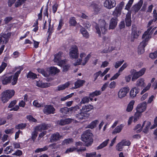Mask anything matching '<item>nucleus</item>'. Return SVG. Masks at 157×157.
<instances>
[{
	"label": "nucleus",
	"mask_w": 157,
	"mask_h": 157,
	"mask_svg": "<svg viewBox=\"0 0 157 157\" xmlns=\"http://www.w3.org/2000/svg\"><path fill=\"white\" fill-rule=\"evenodd\" d=\"M55 109L52 106L50 105H46L43 110L44 113L46 114H49L51 113L53 114Z\"/></svg>",
	"instance_id": "nucleus-16"
},
{
	"label": "nucleus",
	"mask_w": 157,
	"mask_h": 157,
	"mask_svg": "<svg viewBox=\"0 0 157 157\" xmlns=\"http://www.w3.org/2000/svg\"><path fill=\"white\" fill-rule=\"evenodd\" d=\"M117 19L116 17H112L110 20L109 25V29H114L117 24Z\"/></svg>",
	"instance_id": "nucleus-18"
},
{
	"label": "nucleus",
	"mask_w": 157,
	"mask_h": 157,
	"mask_svg": "<svg viewBox=\"0 0 157 157\" xmlns=\"http://www.w3.org/2000/svg\"><path fill=\"white\" fill-rule=\"evenodd\" d=\"M93 109V106L91 105H85L82 106L80 111H82L84 113H86L87 112L90 111Z\"/></svg>",
	"instance_id": "nucleus-25"
},
{
	"label": "nucleus",
	"mask_w": 157,
	"mask_h": 157,
	"mask_svg": "<svg viewBox=\"0 0 157 157\" xmlns=\"http://www.w3.org/2000/svg\"><path fill=\"white\" fill-rule=\"evenodd\" d=\"M143 40L140 43V44L139 46V47H141L144 48L147 44V41H146V40Z\"/></svg>",
	"instance_id": "nucleus-62"
},
{
	"label": "nucleus",
	"mask_w": 157,
	"mask_h": 157,
	"mask_svg": "<svg viewBox=\"0 0 157 157\" xmlns=\"http://www.w3.org/2000/svg\"><path fill=\"white\" fill-rule=\"evenodd\" d=\"M123 146L121 142L118 143L116 147L117 150L119 151H121L122 150Z\"/></svg>",
	"instance_id": "nucleus-52"
},
{
	"label": "nucleus",
	"mask_w": 157,
	"mask_h": 157,
	"mask_svg": "<svg viewBox=\"0 0 157 157\" xmlns=\"http://www.w3.org/2000/svg\"><path fill=\"white\" fill-rule=\"evenodd\" d=\"M131 18V12L129 11L126 14L125 18L126 25L127 26H129L131 25L132 21Z\"/></svg>",
	"instance_id": "nucleus-24"
},
{
	"label": "nucleus",
	"mask_w": 157,
	"mask_h": 157,
	"mask_svg": "<svg viewBox=\"0 0 157 157\" xmlns=\"http://www.w3.org/2000/svg\"><path fill=\"white\" fill-rule=\"evenodd\" d=\"M50 127V125L48 124H42L39 126H37L36 129L37 131H41L43 130L47 129L49 127Z\"/></svg>",
	"instance_id": "nucleus-26"
},
{
	"label": "nucleus",
	"mask_w": 157,
	"mask_h": 157,
	"mask_svg": "<svg viewBox=\"0 0 157 157\" xmlns=\"http://www.w3.org/2000/svg\"><path fill=\"white\" fill-rule=\"evenodd\" d=\"M85 82V81L83 80H78L75 83V88H77L80 87L82 86Z\"/></svg>",
	"instance_id": "nucleus-37"
},
{
	"label": "nucleus",
	"mask_w": 157,
	"mask_h": 157,
	"mask_svg": "<svg viewBox=\"0 0 157 157\" xmlns=\"http://www.w3.org/2000/svg\"><path fill=\"white\" fill-rule=\"evenodd\" d=\"M110 69V68H107L102 73L101 71H99L98 72L95 73L94 75V81H95L99 75H100L101 77L103 76L108 72Z\"/></svg>",
	"instance_id": "nucleus-17"
},
{
	"label": "nucleus",
	"mask_w": 157,
	"mask_h": 157,
	"mask_svg": "<svg viewBox=\"0 0 157 157\" xmlns=\"http://www.w3.org/2000/svg\"><path fill=\"white\" fill-rule=\"evenodd\" d=\"M62 64L61 65H59L60 66L63 67V71L66 72L67 71L70 67V65L67 63V61L66 59H63V61H62Z\"/></svg>",
	"instance_id": "nucleus-21"
},
{
	"label": "nucleus",
	"mask_w": 157,
	"mask_h": 157,
	"mask_svg": "<svg viewBox=\"0 0 157 157\" xmlns=\"http://www.w3.org/2000/svg\"><path fill=\"white\" fill-rule=\"evenodd\" d=\"M37 71L45 77H48L51 74H55L60 71L59 69L54 67L47 68L45 70L43 69H38Z\"/></svg>",
	"instance_id": "nucleus-4"
},
{
	"label": "nucleus",
	"mask_w": 157,
	"mask_h": 157,
	"mask_svg": "<svg viewBox=\"0 0 157 157\" xmlns=\"http://www.w3.org/2000/svg\"><path fill=\"white\" fill-rule=\"evenodd\" d=\"M92 136L93 134L90 130L86 131L82 135V140L85 142L86 146L90 145L93 143Z\"/></svg>",
	"instance_id": "nucleus-3"
},
{
	"label": "nucleus",
	"mask_w": 157,
	"mask_h": 157,
	"mask_svg": "<svg viewBox=\"0 0 157 157\" xmlns=\"http://www.w3.org/2000/svg\"><path fill=\"white\" fill-rule=\"evenodd\" d=\"M116 5L115 0H105L104 3V6L106 8L110 9L114 7Z\"/></svg>",
	"instance_id": "nucleus-11"
},
{
	"label": "nucleus",
	"mask_w": 157,
	"mask_h": 157,
	"mask_svg": "<svg viewBox=\"0 0 157 157\" xmlns=\"http://www.w3.org/2000/svg\"><path fill=\"white\" fill-rule=\"evenodd\" d=\"M64 55L62 52H59L55 56L54 62L56 63L58 65H61L62 64V61H63V60L62 59Z\"/></svg>",
	"instance_id": "nucleus-10"
},
{
	"label": "nucleus",
	"mask_w": 157,
	"mask_h": 157,
	"mask_svg": "<svg viewBox=\"0 0 157 157\" xmlns=\"http://www.w3.org/2000/svg\"><path fill=\"white\" fill-rule=\"evenodd\" d=\"M48 148V146H46L43 148H38L36 149L35 151V153H39L42 151H44L47 150Z\"/></svg>",
	"instance_id": "nucleus-41"
},
{
	"label": "nucleus",
	"mask_w": 157,
	"mask_h": 157,
	"mask_svg": "<svg viewBox=\"0 0 157 157\" xmlns=\"http://www.w3.org/2000/svg\"><path fill=\"white\" fill-rule=\"evenodd\" d=\"M27 77V78L34 79L37 78V75L33 72H30L28 73Z\"/></svg>",
	"instance_id": "nucleus-45"
},
{
	"label": "nucleus",
	"mask_w": 157,
	"mask_h": 157,
	"mask_svg": "<svg viewBox=\"0 0 157 157\" xmlns=\"http://www.w3.org/2000/svg\"><path fill=\"white\" fill-rule=\"evenodd\" d=\"M141 114L136 112L133 116L130 117L129 118L128 121V124H131L132 121L134 122H136L141 117Z\"/></svg>",
	"instance_id": "nucleus-13"
},
{
	"label": "nucleus",
	"mask_w": 157,
	"mask_h": 157,
	"mask_svg": "<svg viewBox=\"0 0 157 157\" xmlns=\"http://www.w3.org/2000/svg\"><path fill=\"white\" fill-rule=\"evenodd\" d=\"M75 145V147H72L68 148L66 150L65 153L68 154L75 151H76L78 152H82L85 151L86 150L85 147H82V143L81 142H76Z\"/></svg>",
	"instance_id": "nucleus-5"
},
{
	"label": "nucleus",
	"mask_w": 157,
	"mask_h": 157,
	"mask_svg": "<svg viewBox=\"0 0 157 157\" xmlns=\"http://www.w3.org/2000/svg\"><path fill=\"white\" fill-rule=\"evenodd\" d=\"M35 83H36V85L37 86L41 88H45L49 86L48 83L44 82L40 80L35 81Z\"/></svg>",
	"instance_id": "nucleus-23"
},
{
	"label": "nucleus",
	"mask_w": 157,
	"mask_h": 157,
	"mask_svg": "<svg viewBox=\"0 0 157 157\" xmlns=\"http://www.w3.org/2000/svg\"><path fill=\"white\" fill-rule=\"evenodd\" d=\"M129 90V88L128 86L122 87L119 91L118 94L119 98H122L125 97Z\"/></svg>",
	"instance_id": "nucleus-9"
},
{
	"label": "nucleus",
	"mask_w": 157,
	"mask_h": 157,
	"mask_svg": "<svg viewBox=\"0 0 157 157\" xmlns=\"http://www.w3.org/2000/svg\"><path fill=\"white\" fill-rule=\"evenodd\" d=\"M70 83L69 82H67L64 84L59 85L58 87V90H61L65 89L66 88L68 87L70 85Z\"/></svg>",
	"instance_id": "nucleus-38"
},
{
	"label": "nucleus",
	"mask_w": 157,
	"mask_h": 157,
	"mask_svg": "<svg viewBox=\"0 0 157 157\" xmlns=\"http://www.w3.org/2000/svg\"><path fill=\"white\" fill-rule=\"evenodd\" d=\"M116 86V83L115 82L113 81L110 82L109 87L110 89H114Z\"/></svg>",
	"instance_id": "nucleus-63"
},
{
	"label": "nucleus",
	"mask_w": 157,
	"mask_h": 157,
	"mask_svg": "<svg viewBox=\"0 0 157 157\" xmlns=\"http://www.w3.org/2000/svg\"><path fill=\"white\" fill-rule=\"evenodd\" d=\"M11 79V77H10V76H6L5 75L2 76L1 78L2 84L4 85L10 83Z\"/></svg>",
	"instance_id": "nucleus-22"
},
{
	"label": "nucleus",
	"mask_w": 157,
	"mask_h": 157,
	"mask_svg": "<svg viewBox=\"0 0 157 157\" xmlns=\"http://www.w3.org/2000/svg\"><path fill=\"white\" fill-rule=\"evenodd\" d=\"M146 71V68H143L139 71H138L140 77L141 76L144 74Z\"/></svg>",
	"instance_id": "nucleus-61"
},
{
	"label": "nucleus",
	"mask_w": 157,
	"mask_h": 157,
	"mask_svg": "<svg viewBox=\"0 0 157 157\" xmlns=\"http://www.w3.org/2000/svg\"><path fill=\"white\" fill-rule=\"evenodd\" d=\"M69 23L71 26H75L76 23L75 18L73 17H71L69 21Z\"/></svg>",
	"instance_id": "nucleus-49"
},
{
	"label": "nucleus",
	"mask_w": 157,
	"mask_h": 157,
	"mask_svg": "<svg viewBox=\"0 0 157 157\" xmlns=\"http://www.w3.org/2000/svg\"><path fill=\"white\" fill-rule=\"evenodd\" d=\"M14 91L13 90H6L2 93V97L5 98H11L14 95Z\"/></svg>",
	"instance_id": "nucleus-15"
},
{
	"label": "nucleus",
	"mask_w": 157,
	"mask_h": 157,
	"mask_svg": "<svg viewBox=\"0 0 157 157\" xmlns=\"http://www.w3.org/2000/svg\"><path fill=\"white\" fill-rule=\"evenodd\" d=\"M99 121L98 120H95L91 122L87 126L86 128L93 129L96 127L97 125L98 124Z\"/></svg>",
	"instance_id": "nucleus-31"
},
{
	"label": "nucleus",
	"mask_w": 157,
	"mask_h": 157,
	"mask_svg": "<svg viewBox=\"0 0 157 157\" xmlns=\"http://www.w3.org/2000/svg\"><path fill=\"white\" fill-rule=\"evenodd\" d=\"M86 157H101V155L98 154L96 155V152H94L90 153H86Z\"/></svg>",
	"instance_id": "nucleus-40"
},
{
	"label": "nucleus",
	"mask_w": 157,
	"mask_h": 157,
	"mask_svg": "<svg viewBox=\"0 0 157 157\" xmlns=\"http://www.w3.org/2000/svg\"><path fill=\"white\" fill-rule=\"evenodd\" d=\"M149 56L152 59H155L157 57V50L153 53L149 54Z\"/></svg>",
	"instance_id": "nucleus-53"
},
{
	"label": "nucleus",
	"mask_w": 157,
	"mask_h": 157,
	"mask_svg": "<svg viewBox=\"0 0 157 157\" xmlns=\"http://www.w3.org/2000/svg\"><path fill=\"white\" fill-rule=\"evenodd\" d=\"M38 134V132H37V131L35 130L33 132H32V139L33 141H34L36 139Z\"/></svg>",
	"instance_id": "nucleus-51"
},
{
	"label": "nucleus",
	"mask_w": 157,
	"mask_h": 157,
	"mask_svg": "<svg viewBox=\"0 0 157 157\" xmlns=\"http://www.w3.org/2000/svg\"><path fill=\"white\" fill-rule=\"evenodd\" d=\"M127 66L128 65L126 63H124L119 69L118 70L119 72L121 73L127 67Z\"/></svg>",
	"instance_id": "nucleus-60"
},
{
	"label": "nucleus",
	"mask_w": 157,
	"mask_h": 157,
	"mask_svg": "<svg viewBox=\"0 0 157 157\" xmlns=\"http://www.w3.org/2000/svg\"><path fill=\"white\" fill-rule=\"evenodd\" d=\"M124 62V60L118 61L116 62L114 64V67L116 68H117L120 67Z\"/></svg>",
	"instance_id": "nucleus-54"
},
{
	"label": "nucleus",
	"mask_w": 157,
	"mask_h": 157,
	"mask_svg": "<svg viewBox=\"0 0 157 157\" xmlns=\"http://www.w3.org/2000/svg\"><path fill=\"white\" fill-rule=\"evenodd\" d=\"M121 73L120 72H119V71H118V72L115 74L110 79V80H113L117 79L118 77L120 75Z\"/></svg>",
	"instance_id": "nucleus-58"
},
{
	"label": "nucleus",
	"mask_w": 157,
	"mask_h": 157,
	"mask_svg": "<svg viewBox=\"0 0 157 157\" xmlns=\"http://www.w3.org/2000/svg\"><path fill=\"white\" fill-rule=\"evenodd\" d=\"M139 90L138 88L134 87L130 91V95L131 97H135L136 94L139 92Z\"/></svg>",
	"instance_id": "nucleus-28"
},
{
	"label": "nucleus",
	"mask_w": 157,
	"mask_h": 157,
	"mask_svg": "<svg viewBox=\"0 0 157 157\" xmlns=\"http://www.w3.org/2000/svg\"><path fill=\"white\" fill-rule=\"evenodd\" d=\"M123 126H124L122 124L117 126L114 129L112 132V133L113 134H115L117 133H120L123 127Z\"/></svg>",
	"instance_id": "nucleus-32"
},
{
	"label": "nucleus",
	"mask_w": 157,
	"mask_h": 157,
	"mask_svg": "<svg viewBox=\"0 0 157 157\" xmlns=\"http://www.w3.org/2000/svg\"><path fill=\"white\" fill-rule=\"evenodd\" d=\"M79 57V58L77 59L73 63L75 66L79 65H85L91 57V55L90 54L87 55L85 53L82 52L80 53Z\"/></svg>",
	"instance_id": "nucleus-1"
},
{
	"label": "nucleus",
	"mask_w": 157,
	"mask_h": 157,
	"mask_svg": "<svg viewBox=\"0 0 157 157\" xmlns=\"http://www.w3.org/2000/svg\"><path fill=\"white\" fill-rule=\"evenodd\" d=\"M144 80L143 78H140L136 82V85L138 86L144 87L145 85Z\"/></svg>",
	"instance_id": "nucleus-36"
},
{
	"label": "nucleus",
	"mask_w": 157,
	"mask_h": 157,
	"mask_svg": "<svg viewBox=\"0 0 157 157\" xmlns=\"http://www.w3.org/2000/svg\"><path fill=\"white\" fill-rule=\"evenodd\" d=\"M156 28V27L155 26L151 27L148 28L143 34L142 36V40L148 41L151 38L152 34Z\"/></svg>",
	"instance_id": "nucleus-6"
},
{
	"label": "nucleus",
	"mask_w": 157,
	"mask_h": 157,
	"mask_svg": "<svg viewBox=\"0 0 157 157\" xmlns=\"http://www.w3.org/2000/svg\"><path fill=\"white\" fill-rule=\"evenodd\" d=\"M143 128L142 126H141L140 124H137L135 127V129L137 132H140L142 130Z\"/></svg>",
	"instance_id": "nucleus-57"
},
{
	"label": "nucleus",
	"mask_w": 157,
	"mask_h": 157,
	"mask_svg": "<svg viewBox=\"0 0 157 157\" xmlns=\"http://www.w3.org/2000/svg\"><path fill=\"white\" fill-rule=\"evenodd\" d=\"M142 1H140L137 4L133 6L132 7L135 10V13L137 12L139 10L142 6Z\"/></svg>",
	"instance_id": "nucleus-33"
},
{
	"label": "nucleus",
	"mask_w": 157,
	"mask_h": 157,
	"mask_svg": "<svg viewBox=\"0 0 157 157\" xmlns=\"http://www.w3.org/2000/svg\"><path fill=\"white\" fill-rule=\"evenodd\" d=\"M121 143L123 146H129L131 144L130 142L128 140H124Z\"/></svg>",
	"instance_id": "nucleus-59"
},
{
	"label": "nucleus",
	"mask_w": 157,
	"mask_h": 157,
	"mask_svg": "<svg viewBox=\"0 0 157 157\" xmlns=\"http://www.w3.org/2000/svg\"><path fill=\"white\" fill-rule=\"evenodd\" d=\"M109 140V139H108L105 141L103 142L99 146L97 147V149L99 150L101 149L103 147H105L107 146L108 144V143Z\"/></svg>",
	"instance_id": "nucleus-35"
},
{
	"label": "nucleus",
	"mask_w": 157,
	"mask_h": 157,
	"mask_svg": "<svg viewBox=\"0 0 157 157\" xmlns=\"http://www.w3.org/2000/svg\"><path fill=\"white\" fill-rule=\"evenodd\" d=\"M61 136L59 135L58 133H56L53 134L51 137V142H53L57 141L61 138Z\"/></svg>",
	"instance_id": "nucleus-29"
},
{
	"label": "nucleus",
	"mask_w": 157,
	"mask_h": 157,
	"mask_svg": "<svg viewBox=\"0 0 157 157\" xmlns=\"http://www.w3.org/2000/svg\"><path fill=\"white\" fill-rule=\"evenodd\" d=\"M80 31L84 37L86 38H88L89 37V33L85 29L82 27L80 29Z\"/></svg>",
	"instance_id": "nucleus-34"
},
{
	"label": "nucleus",
	"mask_w": 157,
	"mask_h": 157,
	"mask_svg": "<svg viewBox=\"0 0 157 157\" xmlns=\"http://www.w3.org/2000/svg\"><path fill=\"white\" fill-rule=\"evenodd\" d=\"M11 36L10 33L3 34L2 36V39L4 40L3 41V43L6 44L8 41V39Z\"/></svg>",
	"instance_id": "nucleus-39"
},
{
	"label": "nucleus",
	"mask_w": 157,
	"mask_h": 157,
	"mask_svg": "<svg viewBox=\"0 0 157 157\" xmlns=\"http://www.w3.org/2000/svg\"><path fill=\"white\" fill-rule=\"evenodd\" d=\"M101 93V91H95L90 93L89 94L90 97L91 98H94L95 96L98 95H100Z\"/></svg>",
	"instance_id": "nucleus-44"
},
{
	"label": "nucleus",
	"mask_w": 157,
	"mask_h": 157,
	"mask_svg": "<svg viewBox=\"0 0 157 157\" xmlns=\"http://www.w3.org/2000/svg\"><path fill=\"white\" fill-rule=\"evenodd\" d=\"M22 154V151L20 150H17L15 153L12 154L13 155H16L20 156Z\"/></svg>",
	"instance_id": "nucleus-64"
},
{
	"label": "nucleus",
	"mask_w": 157,
	"mask_h": 157,
	"mask_svg": "<svg viewBox=\"0 0 157 157\" xmlns=\"http://www.w3.org/2000/svg\"><path fill=\"white\" fill-rule=\"evenodd\" d=\"M13 151V149L12 148L11 146L7 147L4 150V151L6 152L7 154H10Z\"/></svg>",
	"instance_id": "nucleus-46"
},
{
	"label": "nucleus",
	"mask_w": 157,
	"mask_h": 157,
	"mask_svg": "<svg viewBox=\"0 0 157 157\" xmlns=\"http://www.w3.org/2000/svg\"><path fill=\"white\" fill-rule=\"evenodd\" d=\"M141 31L140 30H136L132 32L133 37L134 38H137L141 33Z\"/></svg>",
	"instance_id": "nucleus-42"
},
{
	"label": "nucleus",
	"mask_w": 157,
	"mask_h": 157,
	"mask_svg": "<svg viewBox=\"0 0 157 157\" xmlns=\"http://www.w3.org/2000/svg\"><path fill=\"white\" fill-rule=\"evenodd\" d=\"M130 72L132 76V80L133 82H134L136 79L140 77L138 71L136 70L132 69L130 71Z\"/></svg>",
	"instance_id": "nucleus-19"
},
{
	"label": "nucleus",
	"mask_w": 157,
	"mask_h": 157,
	"mask_svg": "<svg viewBox=\"0 0 157 157\" xmlns=\"http://www.w3.org/2000/svg\"><path fill=\"white\" fill-rule=\"evenodd\" d=\"M69 108L67 107H64L63 108H61L60 109V111L63 113H67L68 112L70 111Z\"/></svg>",
	"instance_id": "nucleus-55"
},
{
	"label": "nucleus",
	"mask_w": 157,
	"mask_h": 157,
	"mask_svg": "<svg viewBox=\"0 0 157 157\" xmlns=\"http://www.w3.org/2000/svg\"><path fill=\"white\" fill-rule=\"evenodd\" d=\"M72 119L70 118L61 120L57 121V124L60 125H63L65 124H68L71 122Z\"/></svg>",
	"instance_id": "nucleus-27"
},
{
	"label": "nucleus",
	"mask_w": 157,
	"mask_h": 157,
	"mask_svg": "<svg viewBox=\"0 0 157 157\" xmlns=\"http://www.w3.org/2000/svg\"><path fill=\"white\" fill-rule=\"evenodd\" d=\"M124 5V2H121L119 5H118L115 8L113 13V15L116 17L119 16L121 14V10Z\"/></svg>",
	"instance_id": "nucleus-8"
},
{
	"label": "nucleus",
	"mask_w": 157,
	"mask_h": 157,
	"mask_svg": "<svg viewBox=\"0 0 157 157\" xmlns=\"http://www.w3.org/2000/svg\"><path fill=\"white\" fill-rule=\"evenodd\" d=\"M73 140L71 138H68L65 140L63 142V144H67L73 142Z\"/></svg>",
	"instance_id": "nucleus-56"
},
{
	"label": "nucleus",
	"mask_w": 157,
	"mask_h": 157,
	"mask_svg": "<svg viewBox=\"0 0 157 157\" xmlns=\"http://www.w3.org/2000/svg\"><path fill=\"white\" fill-rule=\"evenodd\" d=\"M135 101L134 100H132L129 102L126 109V111L127 112H130L132 110L133 108V105Z\"/></svg>",
	"instance_id": "nucleus-30"
},
{
	"label": "nucleus",
	"mask_w": 157,
	"mask_h": 157,
	"mask_svg": "<svg viewBox=\"0 0 157 157\" xmlns=\"http://www.w3.org/2000/svg\"><path fill=\"white\" fill-rule=\"evenodd\" d=\"M151 124V123L150 122L144 121L142 125L143 128H144V127H145V128H146L149 129Z\"/></svg>",
	"instance_id": "nucleus-50"
},
{
	"label": "nucleus",
	"mask_w": 157,
	"mask_h": 157,
	"mask_svg": "<svg viewBox=\"0 0 157 157\" xmlns=\"http://www.w3.org/2000/svg\"><path fill=\"white\" fill-rule=\"evenodd\" d=\"M88 116L87 113H84L82 111H81L80 113L76 115V119L79 120L86 119L88 118Z\"/></svg>",
	"instance_id": "nucleus-20"
},
{
	"label": "nucleus",
	"mask_w": 157,
	"mask_h": 157,
	"mask_svg": "<svg viewBox=\"0 0 157 157\" xmlns=\"http://www.w3.org/2000/svg\"><path fill=\"white\" fill-rule=\"evenodd\" d=\"M147 108V103L145 102L139 104L136 108V112L142 114L144 112Z\"/></svg>",
	"instance_id": "nucleus-12"
},
{
	"label": "nucleus",
	"mask_w": 157,
	"mask_h": 157,
	"mask_svg": "<svg viewBox=\"0 0 157 157\" xmlns=\"http://www.w3.org/2000/svg\"><path fill=\"white\" fill-rule=\"evenodd\" d=\"M22 70V69L21 68L20 70L16 72L14 75L10 76V77H11L10 82L11 83L12 85H14L17 83L18 76Z\"/></svg>",
	"instance_id": "nucleus-14"
},
{
	"label": "nucleus",
	"mask_w": 157,
	"mask_h": 157,
	"mask_svg": "<svg viewBox=\"0 0 157 157\" xmlns=\"http://www.w3.org/2000/svg\"><path fill=\"white\" fill-rule=\"evenodd\" d=\"M107 27V25L104 20H100L99 21L98 24L95 26L96 32L99 36H101V33L105 34L106 33Z\"/></svg>",
	"instance_id": "nucleus-2"
},
{
	"label": "nucleus",
	"mask_w": 157,
	"mask_h": 157,
	"mask_svg": "<svg viewBox=\"0 0 157 157\" xmlns=\"http://www.w3.org/2000/svg\"><path fill=\"white\" fill-rule=\"evenodd\" d=\"M134 0H129L128 3L125 6V9L129 11L131 7Z\"/></svg>",
	"instance_id": "nucleus-43"
},
{
	"label": "nucleus",
	"mask_w": 157,
	"mask_h": 157,
	"mask_svg": "<svg viewBox=\"0 0 157 157\" xmlns=\"http://www.w3.org/2000/svg\"><path fill=\"white\" fill-rule=\"evenodd\" d=\"M26 0H17L15 3V6L16 7L20 6L24 3Z\"/></svg>",
	"instance_id": "nucleus-47"
},
{
	"label": "nucleus",
	"mask_w": 157,
	"mask_h": 157,
	"mask_svg": "<svg viewBox=\"0 0 157 157\" xmlns=\"http://www.w3.org/2000/svg\"><path fill=\"white\" fill-rule=\"evenodd\" d=\"M7 66V64L6 63L2 62L0 66V74H1L5 69Z\"/></svg>",
	"instance_id": "nucleus-48"
},
{
	"label": "nucleus",
	"mask_w": 157,
	"mask_h": 157,
	"mask_svg": "<svg viewBox=\"0 0 157 157\" xmlns=\"http://www.w3.org/2000/svg\"><path fill=\"white\" fill-rule=\"evenodd\" d=\"M69 55L71 59H77L78 56V51L77 47L75 45L71 46L69 50Z\"/></svg>",
	"instance_id": "nucleus-7"
}]
</instances>
